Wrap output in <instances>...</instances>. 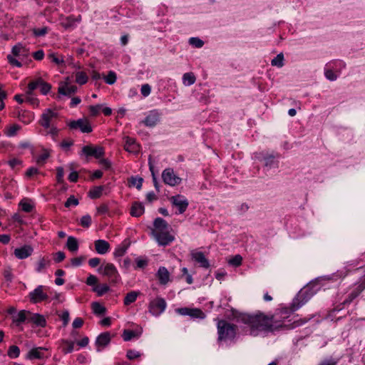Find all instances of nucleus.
<instances>
[{
  "label": "nucleus",
  "mask_w": 365,
  "mask_h": 365,
  "mask_svg": "<svg viewBox=\"0 0 365 365\" xmlns=\"http://www.w3.org/2000/svg\"><path fill=\"white\" fill-rule=\"evenodd\" d=\"M232 314L237 322L243 323L250 328L252 336H257L260 332H272L276 329L273 315H266L260 312L250 314L233 311Z\"/></svg>",
  "instance_id": "f257e3e1"
},
{
  "label": "nucleus",
  "mask_w": 365,
  "mask_h": 365,
  "mask_svg": "<svg viewBox=\"0 0 365 365\" xmlns=\"http://www.w3.org/2000/svg\"><path fill=\"white\" fill-rule=\"evenodd\" d=\"M237 326L225 320L217 323L218 340L233 339L236 335Z\"/></svg>",
  "instance_id": "f03ea898"
},
{
  "label": "nucleus",
  "mask_w": 365,
  "mask_h": 365,
  "mask_svg": "<svg viewBox=\"0 0 365 365\" xmlns=\"http://www.w3.org/2000/svg\"><path fill=\"white\" fill-rule=\"evenodd\" d=\"M98 272L102 275L107 277L111 284L117 283L120 277L116 267L112 263H107L104 266H100L98 269Z\"/></svg>",
  "instance_id": "7ed1b4c3"
},
{
  "label": "nucleus",
  "mask_w": 365,
  "mask_h": 365,
  "mask_svg": "<svg viewBox=\"0 0 365 365\" xmlns=\"http://www.w3.org/2000/svg\"><path fill=\"white\" fill-rule=\"evenodd\" d=\"M175 312L182 316H190L192 319L205 318V314L199 308L182 307L176 309Z\"/></svg>",
  "instance_id": "20e7f679"
},
{
  "label": "nucleus",
  "mask_w": 365,
  "mask_h": 365,
  "mask_svg": "<svg viewBox=\"0 0 365 365\" xmlns=\"http://www.w3.org/2000/svg\"><path fill=\"white\" fill-rule=\"evenodd\" d=\"M163 182L170 186H175L181 182L182 179L178 177L172 168H166L162 173Z\"/></svg>",
  "instance_id": "39448f33"
},
{
  "label": "nucleus",
  "mask_w": 365,
  "mask_h": 365,
  "mask_svg": "<svg viewBox=\"0 0 365 365\" xmlns=\"http://www.w3.org/2000/svg\"><path fill=\"white\" fill-rule=\"evenodd\" d=\"M166 302L161 297H158L149 304V311L155 316H158L164 312L166 307Z\"/></svg>",
  "instance_id": "423d86ee"
},
{
  "label": "nucleus",
  "mask_w": 365,
  "mask_h": 365,
  "mask_svg": "<svg viewBox=\"0 0 365 365\" xmlns=\"http://www.w3.org/2000/svg\"><path fill=\"white\" fill-rule=\"evenodd\" d=\"M57 113L51 109H46L41 115L39 124L44 128H49L53 124V120L57 118Z\"/></svg>",
  "instance_id": "0eeeda50"
},
{
  "label": "nucleus",
  "mask_w": 365,
  "mask_h": 365,
  "mask_svg": "<svg viewBox=\"0 0 365 365\" xmlns=\"http://www.w3.org/2000/svg\"><path fill=\"white\" fill-rule=\"evenodd\" d=\"M43 289L44 287L39 285L33 292H30L29 294L30 302L33 304H36L46 300L48 296L43 292Z\"/></svg>",
  "instance_id": "6e6552de"
},
{
  "label": "nucleus",
  "mask_w": 365,
  "mask_h": 365,
  "mask_svg": "<svg viewBox=\"0 0 365 365\" xmlns=\"http://www.w3.org/2000/svg\"><path fill=\"white\" fill-rule=\"evenodd\" d=\"M172 205L178 208L179 214H182L187 208L189 202L182 195H177L170 198Z\"/></svg>",
  "instance_id": "1a4fd4ad"
},
{
  "label": "nucleus",
  "mask_w": 365,
  "mask_h": 365,
  "mask_svg": "<svg viewBox=\"0 0 365 365\" xmlns=\"http://www.w3.org/2000/svg\"><path fill=\"white\" fill-rule=\"evenodd\" d=\"M71 129H80L81 132L89 133L92 131V128L86 119L81 118L77 120L71 121L68 123Z\"/></svg>",
  "instance_id": "9d476101"
},
{
  "label": "nucleus",
  "mask_w": 365,
  "mask_h": 365,
  "mask_svg": "<svg viewBox=\"0 0 365 365\" xmlns=\"http://www.w3.org/2000/svg\"><path fill=\"white\" fill-rule=\"evenodd\" d=\"M309 299V294L307 292H299L292 303V312H295L304 305Z\"/></svg>",
  "instance_id": "9b49d317"
},
{
  "label": "nucleus",
  "mask_w": 365,
  "mask_h": 365,
  "mask_svg": "<svg viewBox=\"0 0 365 365\" xmlns=\"http://www.w3.org/2000/svg\"><path fill=\"white\" fill-rule=\"evenodd\" d=\"M160 245L166 246L174 240V237L169 233V230L153 234Z\"/></svg>",
  "instance_id": "f8f14e48"
},
{
  "label": "nucleus",
  "mask_w": 365,
  "mask_h": 365,
  "mask_svg": "<svg viewBox=\"0 0 365 365\" xmlns=\"http://www.w3.org/2000/svg\"><path fill=\"white\" fill-rule=\"evenodd\" d=\"M82 152L87 156H93L96 158H100L104 155V150L102 147H93L91 145H86L83 147Z\"/></svg>",
  "instance_id": "ddd939ff"
},
{
  "label": "nucleus",
  "mask_w": 365,
  "mask_h": 365,
  "mask_svg": "<svg viewBox=\"0 0 365 365\" xmlns=\"http://www.w3.org/2000/svg\"><path fill=\"white\" fill-rule=\"evenodd\" d=\"M28 323H32L35 326L40 327H45L46 326V320L43 315L31 312L29 314Z\"/></svg>",
  "instance_id": "4468645a"
},
{
  "label": "nucleus",
  "mask_w": 365,
  "mask_h": 365,
  "mask_svg": "<svg viewBox=\"0 0 365 365\" xmlns=\"http://www.w3.org/2000/svg\"><path fill=\"white\" fill-rule=\"evenodd\" d=\"M110 341V334L109 332H104L101 334L96 340V345L97 346V351H101L102 349L107 346Z\"/></svg>",
  "instance_id": "2eb2a0df"
},
{
  "label": "nucleus",
  "mask_w": 365,
  "mask_h": 365,
  "mask_svg": "<svg viewBox=\"0 0 365 365\" xmlns=\"http://www.w3.org/2000/svg\"><path fill=\"white\" fill-rule=\"evenodd\" d=\"M154 229L152 230V234L168 231L170 229L168 223L161 217H157L153 222Z\"/></svg>",
  "instance_id": "dca6fc26"
},
{
  "label": "nucleus",
  "mask_w": 365,
  "mask_h": 365,
  "mask_svg": "<svg viewBox=\"0 0 365 365\" xmlns=\"http://www.w3.org/2000/svg\"><path fill=\"white\" fill-rule=\"evenodd\" d=\"M29 311L21 310L17 314L11 317L12 322L16 326L19 327L23 323H28Z\"/></svg>",
  "instance_id": "f3484780"
},
{
  "label": "nucleus",
  "mask_w": 365,
  "mask_h": 365,
  "mask_svg": "<svg viewBox=\"0 0 365 365\" xmlns=\"http://www.w3.org/2000/svg\"><path fill=\"white\" fill-rule=\"evenodd\" d=\"M11 53L14 56L18 57L19 59H24L29 55V51L21 43L15 45L11 50Z\"/></svg>",
  "instance_id": "a211bd4d"
},
{
  "label": "nucleus",
  "mask_w": 365,
  "mask_h": 365,
  "mask_svg": "<svg viewBox=\"0 0 365 365\" xmlns=\"http://www.w3.org/2000/svg\"><path fill=\"white\" fill-rule=\"evenodd\" d=\"M160 120V113L156 110H152L142 121L148 127H154Z\"/></svg>",
  "instance_id": "6ab92c4d"
},
{
  "label": "nucleus",
  "mask_w": 365,
  "mask_h": 365,
  "mask_svg": "<svg viewBox=\"0 0 365 365\" xmlns=\"http://www.w3.org/2000/svg\"><path fill=\"white\" fill-rule=\"evenodd\" d=\"M34 250L30 245H24L21 247L16 248L14 250V255L18 259H26L31 255Z\"/></svg>",
  "instance_id": "aec40b11"
},
{
  "label": "nucleus",
  "mask_w": 365,
  "mask_h": 365,
  "mask_svg": "<svg viewBox=\"0 0 365 365\" xmlns=\"http://www.w3.org/2000/svg\"><path fill=\"white\" fill-rule=\"evenodd\" d=\"M192 259H194L196 262L199 263L200 267L203 268H208L210 267V263L208 259L205 257V255L202 252H193L191 254Z\"/></svg>",
  "instance_id": "412c9836"
},
{
  "label": "nucleus",
  "mask_w": 365,
  "mask_h": 365,
  "mask_svg": "<svg viewBox=\"0 0 365 365\" xmlns=\"http://www.w3.org/2000/svg\"><path fill=\"white\" fill-rule=\"evenodd\" d=\"M124 148L129 153H137L139 150V145L135 139L127 136L125 138Z\"/></svg>",
  "instance_id": "4be33fe9"
},
{
  "label": "nucleus",
  "mask_w": 365,
  "mask_h": 365,
  "mask_svg": "<svg viewBox=\"0 0 365 365\" xmlns=\"http://www.w3.org/2000/svg\"><path fill=\"white\" fill-rule=\"evenodd\" d=\"M96 251L100 255L107 253L110 249L109 243L103 240H97L94 242Z\"/></svg>",
  "instance_id": "5701e85b"
},
{
  "label": "nucleus",
  "mask_w": 365,
  "mask_h": 365,
  "mask_svg": "<svg viewBox=\"0 0 365 365\" xmlns=\"http://www.w3.org/2000/svg\"><path fill=\"white\" fill-rule=\"evenodd\" d=\"M157 276L161 284L165 285L170 280V273L165 267L159 268Z\"/></svg>",
  "instance_id": "b1692460"
},
{
  "label": "nucleus",
  "mask_w": 365,
  "mask_h": 365,
  "mask_svg": "<svg viewBox=\"0 0 365 365\" xmlns=\"http://www.w3.org/2000/svg\"><path fill=\"white\" fill-rule=\"evenodd\" d=\"M144 206L139 202H135L133 203L130 209V215L133 217H140L144 213Z\"/></svg>",
  "instance_id": "393cba45"
},
{
  "label": "nucleus",
  "mask_w": 365,
  "mask_h": 365,
  "mask_svg": "<svg viewBox=\"0 0 365 365\" xmlns=\"http://www.w3.org/2000/svg\"><path fill=\"white\" fill-rule=\"evenodd\" d=\"M77 91V87L76 86H68L66 85H61L58 87V92L61 95L69 96L71 94L75 93Z\"/></svg>",
  "instance_id": "a878e982"
},
{
  "label": "nucleus",
  "mask_w": 365,
  "mask_h": 365,
  "mask_svg": "<svg viewBox=\"0 0 365 365\" xmlns=\"http://www.w3.org/2000/svg\"><path fill=\"white\" fill-rule=\"evenodd\" d=\"M66 247L71 252H76L78 250V242L76 237H68L67 239Z\"/></svg>",
  "instance_id": "bb28decb"
},
{
  "label": "nucleus",
  "mask_w": 365,
  "mask_h": 365,
  "mask_svg": "<svg viewBox=\"0 0 365 365\" xmlns=\"http://www.w3.org/2000/svg\"><path fill=\"white\" fill-rule=\"evenodd\" d=\"M41 350H43L42 347L32 349L28 353L27 358H29L30 359H41V358H43V354L41 352Z\"/></svg>",
  "instance_id": "cd10ccee"
},
{
  "label": "nucleus",
  "mask_w": 365,
  "mask_h": 365,
  "mask_svg": "<svg viewBox=\"0 0 365 365\" xmlns=\"http://www.w3.org/2000/svg\"><path fill=\"white\" fill-rule=\"evenodd\" d=\"M103 188V186L94 187L92 190L89 191L88 196L92 199L99 198L102 195Z\"/></svg>",
  "instance_id": "c85d7f7f"
},
{
  "label": "nucleus",
  "mask_w": 365,
  "mask_h": 365,
  "mask_svg": "<svg viewBox=\"0 0 365 365\" xmlns=\"http://www.w3.org/2000/svg\"><path fill=\"white\" fill-rule=\"evenodd\" d=\"M110 290V288L108 284H103L100 285H96L93 288V291L94 292L97 293V295L101 297L103 296L104 294L108 292Z\"/></svg>",
  "instance_id": "c756f323"
},
{
  "label": "nucleus",
  "mask_w": 365,
  "mask_h": 365,
  "mask_svg": "<svg viewBox=\"0 0 365 365\" xmlns=\"http://www.w3.org/2000/svg\"><path fill=\"white\" fill-rule=\"evenodd\" d=\"M61 343L63 344V351L65 354L71 353L73 351L74 347V341L62 339Z\"/></svg>",
  "instance_id": "7c9ffc66"
},
{
  "label": "nucleus",
  "mask_w": 365,
  "mask_h": 365,
  "mask_svg": "<svg viewBox=\"0 0 365 365\" xmlns=\"http://www.w3.org/2000/svg\"><path fill=\"white\" fill-rule=\"evenodd\" d=\"M92 309L94 314L97 315H103L106 313V309L99 302H93Z\"/></svg>",
  "instance_id": "2f4dec72"
},
{
  "label": "nucleus",
  "mask_w": 365,
  "mask_h": 365,
  "mask_svg": "<svg viewBox=\"0 0 365 365\" xmlns=\"http://www.w3.org/2000/svg\"><path fill=\"white\" fill-rule=\"evenodd\" d=\"M138 294L139 293L138 292L135 291L128 292L124 299L125 305H129L130 304L134 302L136 300Z\"/></svg>",
  "instance_id": "473e14b6"
},
{
  "label": "nucleus",
  "mask_w": 365,
  "mask_h": 365,
  "mask_svg": "<svg viewBox=\"0 0 365 365\" xmlns=\"http://www.w3.org/2000/svg\"><path fill=\"white\" fill-rule=\"evenodd\" d=\"M49 264H50V260L47 258L42 257L38 262L36 270L38 272H41L43 269H45L47 267V266H48Z\"/></svg>",
  "instance_id": "72a5a7b5"
},
{
  "label": "nucleus",
  "mask_w": 365,
  "mask_h": 365,
  "mask_svg": "<svg viewBox=\"0 0 365 365\" xmlns=\"http://www.w3.org/2000/svg\"><path fill=\"white\" fill-rule=\"evenodd\" d=\"M41 92L43 95H46L51 90V84L45 82L42 78H39V85Z\"/></svg>",
  "instance_id": "f704fd0d"
},
{
  "label": "nucleus",
  "mask_w": 365,
  "mask_h": 365,
  "mask_svg": "<svg viewBox=\"0 0 365 365\" xmlns=\"http://www.w3.org/2000/svg\"><path fill=\"white\" fill-rule=\"evenodd\" d=\"M88 81V76L83 71H79L76 73V82L80 85H83Z\"/></svg>",
  "instance_id": "c9c22d12"
},
{
  "label": "nucleus",
  "mask_w": 365,
  "mask_h": 365,
  "mask_svg": "<svg viewBox=\"0 0 365 365\" xmlns=\"http://www.w3.org/2000/svg\"><path fill=\"white\" fill-rule=\"evenodd\" d=\"M284 55L282 53H279L275 58H274L271 64L273 66H277L279 68H282L284 66Z\"/></svg>",
  "instance_id": "e433bc0d"
},
{
  "label": "nucleus",
  "mask_w": 365,
  "mask_h": 365,
  "mask_svg": "<svg viewBox=\"0 0 365 365\" xmlns=\"http://www.w3.org/2000/svg\"><path fill=\"white\" fill-rule=\"evenodd\" d=\"M20 129H21L20 125H19L17 124H14V125L10 126L8 129L5 130L4 133L9 137H12V136L16 135L17 132Z\"/></svg>",
  "instance_id": "4c0bfd02"
},
{
  "label": "nucleus",
  "mask_w": 365,
  "mask_h": 365,
  "mask_svg": "<svg viewBox=\"0 0 365 365\" xmlns=\"http://www.w3.org/2000/svg\"><path fill=\"white\" fill-rule=\"evenodd\" d=\"M20 354V349L16 345H12L9 348L7 354L8 356L11 358H17L19 356Z\"/></svg>",
  "instance_id": "58836bf2"
},
{
  "label": "nucleus",
  "mask_w": 365,
  "mask_h": 365,
  "mask_svg": "<svg viewBox=\"0 0 365 365\" xmlns=\"http://www.w3.org/2000/svg\"><path fill=\"white\" fill-rule=\"evenodd\" d=\"M182 80L184 83H186L188 86L192 85L195 82V76L192 73H185L183 75Z\"/></svg>",
  "instance_id": "ea45409f"
},
{
  "label": "nucleus",
  "mask_w": 365,
  "mask_h": 365,
  "mask_svg": "<svg viewBox=\"0 0 365 365\" xmlns=\"http://www.w3.org/2000/svg\"><path fill=\"white\" fill-rule=\"evenodd\" d=\"M143 179L142 178L131 177L130 180V186H135L140 190L142 187Z\"/></svg>",
  "instance_id": "a19ab883"
},
{
  "label": "nucleus",
  "mask_w": 365,
  "mask_h": 365,
  "mask_svg": "<svg viewBox=\"0 0 365 365\" xmlns=\"http://www.w3.org/2000/svg\"><path fill=\"white\" fill-rule=\"evenodd\" d=\"M137 336L138 334L134 331L129 329H125L123 333V338L125 341H130Z\"/></svg>",
  "instance_id": "79ce46f5"
},
{
  "label": "nucleus",
  "mask_w": 365,
  "mask_h": 365,
  "mask_svg": "<svg viewBox=\"0 0 365 365\" xmlns=\"http://www.w3.org/2000/svg\"><path fill=\"white\" fill-rule=\"evenodd\" d=\"M242 257L240 255H236L229 259L228 263L234 267H238L242 264Z\"/></svg>",
  "instance_id": "37998d69"
},
{
  "label": "nucleus",
  "mask_w": 365,
  "mask_h": 365,
  "mask_svg": "<svg viewBox=\"0 0 365 365\" xmlns=\"http://www.w3.org/2000/svg\"><path fill=\"white\" fill-rule=\"evenodd\" d=\"M91 217L89 215H86L81 217L80 223L82 227L88 228L91 226Z\"/></svg>",
  "instance_id": "c03bdc74"
},
{
  "label": "nucleus",
  "mask_w": 365,
  "mask_h": 365,
  "mask_svg": "<svg viewBox=\"0 0 365 365\" xmlns=\"http://www.w3.org/2000/svg\"><path fill=\"white\" fill-rule=\"evenodd\" d=\"M105 81L109 85L113 84L116 81V74L113 71H109L107 76L105 77Z\"/></svg>",
  "instance_id": "a18cd8bd"
},
{
  "label": "nucleus",
  "mask_w": 365,
  "mask_h": 365,
  "mask_svg": "<svg viewBox=\"0 0 365 365\" xmlns=\"http://www.w3.org/2000/svg\"><path fill=\"white\" fill-rule=\"evenodd\" d=\"M189 43L190 45L196 47V48H201L203 44H204V42L200 39L199 38H197V37H192L189 39Z\"/></svg>",
  "instance_id": "49530a36"
},
{
  "label": "nucleus",
  "mask_w": 365,
  "mask_h": 365,
  "mask_svg": "<svg viewBox=\"0 0 365 365\" xmlns=\"http://www.w3.org/2000/svg\"><path fill=\"white\" fill-rule=\"evenodd\" d=\"M19 205L21 207L22 210L26 212H31L34 208V206L31 204L24 200H21Z\"/></svg>",
  "instance_id": "de8ad7c7"
},
{
  "label": "nucleus",
  "mask_w": 365,
  "mask_h": 365,
  "mask_svg": "<svg viewBox=\"0 0 365 365\" xmlns=\"http://www.w3.org/2000/svg\"><path fill=\"white\" fill-rule=\"evenodd\" d=\"M79 203L78 200L73 195H71L66 201L64 205L66 207H69L71 205H78Z\"/></svg>",
  "instance_id": "09e8293b"
},
{
  "label": "nucleus",
  "mask_w": 365,
  "mask_h": 365,
  "mask_svg": "<svg viewBox=\"0 0 365 365\" xmlns=\"http://www.w3.org/2000/svg\"><path fill=\"white\" fill-rule=\"evenodd\" d=\"M101 108H102V106L100 104H98L96 106H91L89 107V110H90L91 115L92 116H96L99 113Z\"/></svg>",
  "instance_id": "8fccbe9b"
},
{
  "label": "nucleus",
  "mask_w": 365,
  "mask_h": 365,
  "mask_svg": "<svg viewBox=\"0 0 365 365\" xmlns=\"http://www.w3.org/2000/svg\"><path fill=\"white\" fill-rule=\"evenodd\" d=\"M126 356L130 360H133L140 356V354L135 350L129 349L127 351Z\"/></svg>",
  "instance_id": "3c124183"
},
{
  "label": "nucleus",
  "mask_w": 365,
  "mask_h": 365,
  "mask_svg": "<svg viewBox=\"0 0 365 365\" xmlns=\"http://www.w3.org/2000/svg\"><path fill=\"white\" fill-rule=\"evenodd\" d=\"M56 180L58 182L62 183L63 182L64 170L62 167H58L56 168Z\"/></svg>",
  "instance_id": "603ef678"
},
{
  "label": "nucleus",
  "mask_w": 365,
  "mask_h": 365,
  "mask_svg": "<svg viewBox=\"0 0 365 365\" xmlns=\"http://www.w3.org/2000/svg\"><path fill=\"white\" fill-rule=\"evenodd\" d=\"M48 57L53 61L56 64H61V63H63V58L61 56H56L55 53H50Z\"/></svg>",
  "instance_id": "864d4df0"
},
{
  "label": "nucleus",
  "mask_w": 365,
  "mask_h": 365,
  "mask_svg": "<svg viewBox=\"0 0 365 365\" xmlns=\"http://www.w3.org/2000/svg\"><path fill=\"white\" fill-rule=\"evenodd\" d=\"M127 250L126 246H120L115 249L114 252V256L115 257H122L125 255Z\"/></svg>",
  "instance_id": "5fc2aeb1"
},
{
  "label": "nucleus",
  "mask_w": 365,
  "mask_h": 365,
  "mask_svg": "<svg viewBox=\"0 0 365 365\" xmlns=\"http://www.w3.org/2000/svg\"><path fill=\"white\" fill-rule=\"evenodd\" d=\"M86 259V257L84 256H81V257H75V258H73L71 259V264L73 266V267H78L80 266L82 262Z\"/></svg>",
  "instance_id": "6e6d98bb"
},
{
  "label": "nucleus",
  "mask_w": 365,
  "mask_h": 365,
  "mask_svg": "<svg viewBox=\"0 0 365 365\" xmlns=\"http://www.w3.org/2000/svg\"><path fill=\"white\" fill-rule=\"evenodd\" d=\"M98 282L97 277L93 274H90L86 279V284L89 286L96 285Z\"/></svg>",
  "instance_id": "4d7b16f0"
},
{
  "label": "nucleus",
  "mask_w": 365,
  "mask_h": 365,
  "mask_svg": "<svg viewBox=\"0 0 365 365\" xmlns=\"http://www.w3.org/2000/svg\"><path fill=\"white\" fill-rule=\"evenodd\" d=\"M108 206L106 203L101 204V205H99L97 207V213L98 215H104V214L108 213Z\"/></svg>",
  "instance_id": "13d9d810"
},
{
  "label": "nucleus",
  "mask_w": 365,
  "mask_h": 365,
  "mask_svg": "<svg viewBox=\"0 0 365 365\" xmlns=\"http://www.w3.org/2000/svg\"><path fill=\"white\" fill-rule=\"evenodd\" d=\"M4 277L7 282H11L12 281L13 274L11 273V269L10 267H7L4 269Z\"/></svg>",
  "instance_id": "bf43d9fd"
},
{
  "label": "nucleus",
  "mask_w": 365,
  "mask_h": 365,
  "mask_svg": "<svg viewBox=\"0 0 365 365\" xmlns=\"http://www.w3.org/2000/svg\"><path fill=\"white\" fill-rule=\"evenodd\" d=\"M33 32L36 36H43L48 32V29L46 27H43L41 29H34L33 30Z\"/></svg>",
  "instance_id": "052dcab7"
},
{
  "label": "nucleus",
  "mask_w": 365,
  "mask_h": 365,
  "mask_svg": "<svg viewBox=\"0 0 365 365\" xmlns=\"http://www.w3.org/2000/svg\"><path fill=\"white\" fill-rule=\"evenodd\" d=\"M48 157L49 154L48 153H44L40 155L36 159V163L38 165H43Z\"/></svg>",
  "instance_id": "680f3d73"
},
{
  "label": "nucleus",
  "mask_w": 365,
  "mask_h": 365,
  "mask_svg": "<svg viewBox=\"0 0 365 365\" xmlns=\"http://www.w3.org/2000/svg\"><path fill=\"white\" fill-rule=\"evenodd\" d=\"M7 59L9 63L12 66H15L16 67H21L22 66L21 63L17 59L14 58L11 55H8Z\"/></svg>",
  "instance_id": "e2e57ef3"
},
{
  "label": "nucleus",
  "mask_w": 365,
  "mask_h": 365,
  "mask_svg": "<svg viewBox=\"0 0 365 365\" xmlns=\"http://www.w3.org/2000/svg\"><path fill=\"white\" fill-rule=\"evenodd\" d=\"M151 88L148 84H144L141 87V93L143 96H148L150 93Z\"/></svg>",
  "instance_id": "0e129e2a"
},
{
  "label": "nucleus",
  "mask_w": 365,
  "mask_h": 365,
  "mask_svg": "<svg viewBox=\"0 0 365 365\" xmlns=\"http://www.w3.org/2000/svg\"><path fill=\"white\" fill-rule=\"evenodd\" d=\"M61 318L63 320V325L65 327L68 324L69 322V312L67 310L63 312L61 315Z\"/></svg>",
  "instance_id": "69168bd1"
},
{
  "label": "nucleus",
  "mask_w": 365,
  "mask_h": 365,
  "mask_svg": "<svg viewBox=\"0 0 365 365\" xmlns=\"http://www.w3.org/2000/svg\"><path fill=\"white\" fill-rule=\"evenodd\" d=\"M325 76L330 81H334L337 78V76L331 69H328L325 71Z\"/></svg>",
  "instance_id": "338daca9"
},
{
  "label": "nucleus",
  "mask_w": 365,
  "mask_h": 365,
  "mask_svg": "<svg viewBox=\"0 0 365 365\" xmlns=\"http://www.w3.org/2000/svg\"><path fill=\"white\" fill-rule=\"evenodd\" d=\"M100 263H101V259L98 257L91 258L88 260V264L91 267H96L100 264Z\"/></svg>",
  "instance_id": "774afa93"
}]
</instances>
